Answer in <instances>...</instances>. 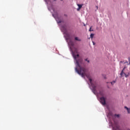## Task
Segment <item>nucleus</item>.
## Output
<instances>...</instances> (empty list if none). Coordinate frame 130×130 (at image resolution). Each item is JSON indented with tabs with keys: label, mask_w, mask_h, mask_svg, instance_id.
Masks as SVG:
<instances>
[{
	"label": "nucleus",
	"mask_w": 130,
	"mask_h": 130,
	"mask_svg": "<svg viewBox=\"0 0 130 130\" xmlns=\"http://www.w3.org/2000/svg\"><path fill=\"white\" fill-rule=\"evenodd\" d=\"M73 56L75 60L76 61V72L78 75L81 76L82 78H85V77H86L87 78V79H88L92 88V92L94 93V94H95V93L97 92V90H96L97 84L96 83L94 84L92 82V78H91V76L86 73V72L87 71L86 68L82 67L81 66L82 64H83V59L82 58H80V55H79V54H77V55L73 54Z\"/></svg>",
	"instance_id": "f257e3e1"
},
{
	"label": "nucleus",
	"mask_w": 130,
	"mask_h": 130,
	"mask_svg": "<svg viewBox=\"0 0 130 130\" xmlns=\"http://www.w3.org/2000/svg\"><path fill=\"white\" fill-rule=\"evenodd\" d=\"M113 129L114 130H122L120 129V127L119 126V125H118V123L116 122H114V124L113 126Z\"/></svg>",
	"instance_id": "f03ea898"
},
{
	"label": "nucleus",
	"mask_w": 130,
	"mask_h": 130,
	"mask_svg": "<svg viewBox=\"0 0 130 130\" xmlns=\"http://www.w3.org/2000/svg\"><path fill=\"white\" fill-rule=\"evenodd\" d=\"M100 102L102 105H105L106 104V98L102 97L100 98Z\"/></svg>",
	"instance_id": "7ed1b4c3"
},
{
	"label": "nucleus",
	"mask_w": 130,
	"mask_h": 130,
	"mask_svg": "<svg viewBox=\"0 0 130 130\" xmlns=\"http://www.w3.org/2000/svg\"><path fill=\"white\" fill-rule=\"evenodd\" d=\"M75 40H76V41H82V40H81L80 38L77 37L75 38Z\"/></svg>",
	"instance_id": "20e7f679"
},
{
	"label": "nucleus",
	"mask_w": 130,
	"mask_h": 130,
	"mask_svg": "<svg viewBox=\"0 0 130 130\" xmlns=\"http://www.w3.org/2000/svg\"><path fill=\"white\" fill-rule=\"evenodd\" d=\"M100 95H101V96H102L103 97L105 96V94L104 93V92L103 91H100Z\"/></svg>",
	"instance_id": "39448f33"
},
{
	"label": "nucleus",
	"mask_w": 130,
	"mask_h": 130,
	"mask_svg": "<svg viewBox=\"0 0 130 130\" xmlns=\"http://www.w3.org/2000/svg\"><path fill=\"white\" fill-rule=\"evenodd\" d=\"M124 108L126 109L128 113H130V108H128L127 107H124Z\"/></svg>",
	"instance_id": "423d86ee"
},
{
	"label": "nucleus",
	"mask_w": 130,
	"mask_h": 130,
	"mask_svg": "<svg viewBox=\"0 0 130 130\" xmlns=\"http://www.w3.org/2000/svg\"><path fill=\"white\" fill-rule=\"evenodd\" d=\"M94 35H95V34H90V38H91V39H93V38L94 37Z\"/></svg>",
	"instance_id": "0eeeda50"
},
{
	"label": "nucleus",
	"mask_w": 130,
	"mask_h": 130,
	"mask_svg": "<svg viewBox=\"0 0 130 130\" xmlns=\"http://www.w3.org/2000/svg\"><path fill=\"white\" fill-rule=\"evenodd\" d=\"M77 6L79 9H81L83 7V5L77 4Z\"/></svg>",
	"instance_id": "6e6552de"
},
{
	"label": "nucleus",
	"mask_w": 130,
	"mask_h": 130,
	"mask_svg": "<svg viewBox=\"0 0 130 130\" xmlns=\"http://www.w3.org/2000/svg\"><path fill=\"white\" fill-rule=\"evenodd\" d=\"M123 71H124V68L122 70V71L120 74L121 77H122V75H123Z\"/></svg>",
	"instance_id": "1a4fd4ad"
},
{
	"label": "nucleus",
	"mask_w": 130,
	"mask_h": 130,
	"mask_svg": "<svg viewBox=\"0 0 130 130\" xmlns=\"http://www.w3.org/2000/svg\"><path fill=\"white\" fill-rule=\"evenodd\" d=\"M115 83H116V81H113L111 82V85H113Z\"/></svg>",
	"instance_id": "9d476101"
},
{
	"label": "nucleus",
	"mask_w": 130,
	"mask_h": 130,
	"mask_svg": "<svg viewBox=\"0 0 130 130\" xmlns=\"http://www.w3.org/2000/svg\"><path fill=\"white\" fill-rule=\"evenodd\" d=\"M89 32H91V31H94V29H92V27H90L89 29Z\"/></svg>",
	"instance_id": "9b49d317"
},
{
	"label": "nucleus",
	"mask_w": 130,
	"mask_h": 130,
	"mask_svg": "<svg viewBox=\"0 0 130 130\" xmlns=\"http://www.w3.org/2000/svg\"><path fill=\"white\" fill-rule=\"evenodd\" d=\"M56 21H57V23H59H59H61V20H56Z\"/></svg>",
	"instance_id": "f8f14e48"
},
{
	"label": "nucleus",
	"mask_w": 130,
	"mask_h": 130,
	"mask_svg": "<svg viewBox=\"0 0 130 130\" xmlns=\"http://www.w3.org/2000/svg\"><path fill=\"white\" fill-rule=\"evenodd\" d=\"M115 117H119V114H118V115L115 114Z\"/></svg>",
	"instance_id": "ddd939ff"
},
{
	"label": "nucleus",
	"mask_w": 130,
	"mask_h": 130,
	"mask_svg": "<svg viewBox=\"0 0 130 130\" xmlns=\"http://www.w3.org/2000/svg\"><path fill=\"white\" fill-rule=\"evenodd\" d=\"M85 60L86 61H87V62H90V61L89 60H88V59H85Z\"/></svg>",
	"instance_id": "4468645a"
},
{
	"label": "nucleus",
	"mask_w": 130,
	"mask_h": 130,
	"mask_svg": "<svg viewBox=\"0 0 130 130\" xmlns=\"http://www.w3.org/2000/svg\"><path fill=\"white\" fill-rule=\"evenodd\" d=\"M70 43H71L72 46H74V43L73 42H70Z\"/></svg>",
	"instance_id": "2eb2a0df"
},
{
	"label": "nucleus",
	"mask_w": 130,
	"mask_h": 130,
	"mask_svg": "<svg viewBox=\"0 0 130 130\" xmlns=\"http://www.w3.org/2000/svg\"><path fill=\"white\" fill-rule=\"evenodd\" d=\"M128 75H129V73H128V75L125 74V77H126V78H127V77H128Z\"/></svg>",
	"instance_id": "dca6fc26"
},
{
	"label": "nucleus",
	"mask_w": 130,
	"mask_h": 130,
	"mask_svg": "<svg viewBox=\"0 0 130 130\" xmlns=\"http://www.w3.org/2000/svg\"><path fill=\"white\" fill-rule=\"evenodd\" d=\"M50 0H45V2H46V3H47V2H49Z\"/></svg>",
	"instance_id": "f3484780"
},
{
	"label": "nucleus",
	"mask_w": 130,
	"mask_h": 130,
	"mask_svg": "<svg viewBox=\"0 0 130 130\" xmlns=\"http://www.w3.org/2000/svg\"><path fill=\"white\" fill-rule=\"evenodd\" d=\"M79 10H81V8L78 7V9H77V11H79Z\"/></svg>",
	"instance_id": "a211bd4d"
},
{
	"label": "nucleus",
	"mask_w": 130,
	"mask_h": 130,
	"mask_svg": "<svg viewBox=\"0 0 130 130\" xmlns=\"http://www.w3.org/2000/svg\"><path fill=\"white\" fill-rule=\"evenodd\" d=\"M92 43H93V45H95V43L94 42H92Z\"/></svg>",
	"instance_id": "6ab92c4d"
},
{
	"label": "nucleus",
	"mask_w": 130,
	"mask_h": 130,
	"mask_svg": "<svg viewBox=\"0 0 130 130\" xmlns=\"http://www.w3.org/2000/svg\"><path fill=\"white\" fill-rule=\"evenodd\" d=\"M96 9H98V6H96Z\"/></svg>",
	"instance_id": "aec40b11"
},
{
	"label": "nucleus",
	"mask_w": 130,
	"mask_h": 130,
	"mask_svg": "<svg viewBox=\"0 0 130 130\" xmlns=\"http://www.w3.org/2000/svg\"><path fill=\"white\" fill-rule=\"evenodd\" d=\"M129 64H130V60H129Z\"/></svg>",
	"instance_id": "412c9836"
},
{
	"label": "nucleus",
	"mask_w": 130,
	"mask_h": 130,
	"mask_svg": "<svg viewBox=\"0 0 130 130\" xmlns=\"http://www.w3.org/2000/svg\"><path fill=\"white\" fill-rule=\"evenodd\" d=\"M84 26H86V24H84Z\"/></svg>",
	"instance_id": "4be33fe9"
},
{
	"label": "nucleus",
	"mask_w": 130,
	"mask_h": 130,
	"mask_svg": "<svg viewBox=\"0 0 130 130\" xmlns=\"http://www.w3.org/2000/svg\"><path fill=\"white\" fill-rule=\"evenodd\" d=\"M128 59H129H129H130V58H129V57L128 58Z\"/></svg>",
	"instance_id": "5701e85b"
},
{
	"label": "nucleus",
	"mask_w": 130,
	"mask_h": 130,
	"mask_svg": "<svg viewBox=\"0 0 130 130\" xmlns=\"http://www.w3.org/2000/svg\"><path fill=\"white\" fill-rule=\"evenodd\" d=\"M54 2H55L56 0H54Z\"/></svg>",
	"instance_id": "b1692460"
}]
</instances>
